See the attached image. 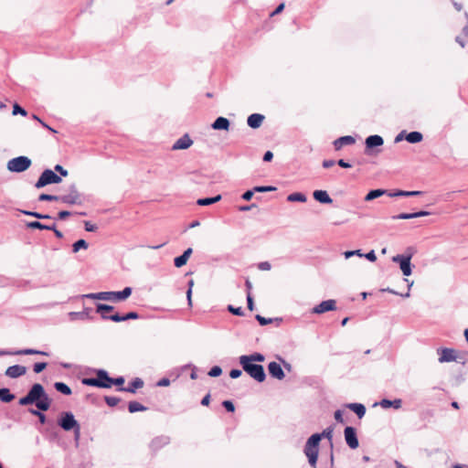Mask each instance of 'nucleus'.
I'll list each match as a JSON object with an SVG mask.
<instances>
[{
  "label": "nucleus",
  "mask_w": 468,
  "mask_h": 468,
  "mask_svg": "<svg viewBox=\"0 0 468 468\" xmlns=\"http://www.w3.org/2000/svg\"><path fill=\"white\" fill-rule=\"evenodd\" d=\"M18 403L21 406L35 404L37 410L32 409L29 410V412L38 417L40 423L44 424L46 422V416L41 411H46L50 408L51 399L41 384H34L27 394L19 399Z\"/></svg>",
  "instance_id": "f257e3e1"
},
{
  "label": "nucleus",
  "mask_w": 468,
  "mask_h": 468,
  "mask_svg": "<svg viewBox=\"0 0 468 468\" xmlns=\"http://www.w3.org/2000/svg\"><path fill=\"white\" fill-rule=\"evenodd\" d=\"M303 452L308 458L310 465L315 468L319 452V435H312L308 438Z\"/></svg>",
  "instance_id": "f03ea898"
},
{
  "label": "nucleus",
  "mask_w": 468,
  "mask_h": 468,
  "mask_svg": "<svg viewBox=\"0 0 468 468\" xmlns=\"http://www.w3.org/2000/svg\"><path fill=\"white\" fill-rule=\"evenodd\" d=\"M243 370L258 382H263L266 378L264 368L261 365L250 363L248 359H239Z\"/></svg>",
  "instance_id": "7ed1b4c3"
},
{
  "label": "nucleus",
  "mask_w": 468,
  "mask_h": 468,
  "mask_svg": "<svg viewBox=\"0 0 468 468\" xmlns=\"http://www.w3.org/2000/svg\"><path fill=\"white\" fill-rule=\"evenodd\" d=\"M31 165V160L27 156H18L10 159L7 162L6 167L10 172L22 173L27 170Z\"/></svg>",
  "instance_id": "20e7f679"
},
{
  "label": "nucleus",
  "mask_w": 468,
  "mask_h": 468,
  "mask_svg": "<svg viewBox=\"0 0 468 468\" xmlns=\"http://www.w3.org/2000/svg\"><path fill=\"white\" fill-rule=\"evenodd\" d=\"M437 352L440 354V357L438 359L440 363L455 361L463 365L466 362L465 358L458 356L457 351L453 348L443 347L438 349Z\"/></svg>",
  "instance_id": "39448f33"
},
{
  "label": "nucleus",
  "mask_w": 468,
  "mask_h": 468,
  "mask_svg": "<svg viewBox=\"0 0 468 468\" xmlns=\"http://www.w3.org/2000/svg\"><path fill=\"white\" fill-rule=\"evenodd\" d=\"M62 181L61 177L58 176L54 171L46 169L42 172L39 178L35 184L37 188H42L47 185L59 184Z\"/></svg>",
  "instance_id": "423d86ee"
},
{
  "label": "nucleus",
  "mask_w": 468,
  "mask_h": 468,
  "mask_svg": "<svg viewBox=\"0 0 468 468\" xmlns=\"http://www.w3.org/2000/svg\"><path fill=\"white\" fill-rule=\"evenodd\" d=\"M58 201L67 205H79L81 204V197L79 193L75 184L69 186V192L65 195L58 196Z\"/></svg>",
  "instance_id": "0eeeda50"
},
{
  "label": "nucleus",
  "mask_w": 468,
  "mask_h": 468,
  "mask_svg": "<svg viewBox=\"0 0 468 468\" xmlns=\"http://www.w3.org/2000/svg\"><path fill=\"white\" fill-rule=\"evenodd\" d=\"M132 294V288L125 287L121 292H101V301L121 302L126 300Z\"/></svg>",
  "instance_id": "6e6552de"
},
{
  "label": "nucleus",
  "mask_w": 468,
  "mask_h": 468,
  "mask_svg": "<svg viewBox=\"0 0 468 468\" xmlns=\"http://www.w3.org/2000/svg\"><path fill=\"white\" fill-rule=\"evenodd\" d=\"M58 424L66 431H72L77 428L80 423L76 420L72 412L66 411L60 414Z\"/></svg>",
  "instance_id": "1a4fd4ad"
},
{
  "label": "nucleus",
  "mask_w": 468,
  "mask_h": 468,
  "mask_svg": "<svg viewBox=\"0 0 468 468\" xmlns=\"http://www.w3.org/2000/svg\"><path fill=\"white\" fill-rule=\"evenodd\" d=\"M412 253L409 254H398L392 258V261L399 264V268L404 276H410L412 272L410 260Z\"/></svg>",
  "instance_id": "9d476101"
},
{
  "label": "nucleus",
  "mask_w": 468,
  "mask_h": 468,
  "mask_svg": "<svg viewBox=\"0 0 468 468\" xmlns=\"http://www.w3.org/2000/svg\"><path fill=\"white\" fill-rule=\"evenodd\" d=\"M344 434L346 442L351 449L355 450L359 446L355 428L350 426L346 427Z\"/></svg>",
  "instance_id": "9b49d317"
},
{
  "label": "nucleus",
  "mask_w": 468,
  "mask_h": 468,
  "mask_svg": "<svg viewBox=\"0 0 468 468\" xmlns=\"http://www.w3.org/2000/svg\"><path fill=\"white\" fill-rule=\"evenodd\" d=\"M335 303V301L332 299L323 301L322 303H320L319 304L313 308L312 313L321 314L328 311H334L336 309Z\"/></svg>",
  "instance_id": "f8f14e48"
},
{
  "label": "nucleus",
  "mask_w": 468,
  "mask_h": 468,
  "mask_svg": "<svg viewBox=\"0 0 468 468\" xmlns=\"http://www.w3.org/2000/svg\"><path fill=\"white\" fill-rule=\"evenodd\" d=\"M193 144L192 139L188 134H184L182 137L177 139L172 146L173 150H186Z\"/></svg>",
  "instance_id": "ddd939ff"
},
{
  "label": "nucleus",
  "mask_w": 468,
  "mask_h": 468,
  "mask_svg": "<svg viewBox=\"0 0 468 468\" xmlns=\"http://www.w3.org/2000/svg\"><path fill=\"white\" fill-rule=\"evenodd\" d=\"M268 370H269V373L270 375L272 377V378H275L279 380H282V378H284V372L281 367V365L277 362H271L269 365H268Z\"/></svg>",
  "instance_id": "4468645a"
},
{
  "label": "nucleus",
  "mask_w": 468,
  "mask_h": 468,
  "mask_svg": "<svg viewBox=\"0 0 468 468\" xmlns=\"http://www.w3.org/2000/svg\"><path fill=\"white\" fill-rule=\"evenodd\" d=\"M26 372V367L20 365H14L7 367V369L5 370V375L11 378H16L25 375Z\"/></svg>",
  "instance_id": "2eb2a0df"
},
{
  "label": "nucleus",
  "mask_w": 468,
  "mask_h": 468,
  "mask_svg": "<svg viewBox=\"0 0 468 468\" xmlns=\"http://www.w3.org/2000/svg\"><path fill=\"white\" fill-rule=\"evenodd\" d=\"M384 140L380 135L374 134L367 137L365 141L366 148L372 149L383 145Z\"/></svg>",
  "instance_id": "dca6fc26"
},
{
  "label": "nucleus",
  "mask_w": 468,
  "mask_h": 468,
  "mask_svg": "<svg viewBox=\"0 0 468 468\" xmlns=\"http://www.w3.org/2000/svg\"><path fill=\"white\" fill-rule=\"evenodd\" d=\"M356 143V140L351 135H345L334 141L333 144L335 150H340L344 145H351Z\"/></svg>",
  "instance_id": "f3484780"
},
{
  "label": "nucleus",
  "mask_w": 468,
  "mask_h": 468,
  "mask_svg": "<svg viewBox=\"0 0 468 468\" xmlns=\"http://www.w3.org/2000/svg\"><path fill=\"white\" fill-rule=\"evenodd\" d=\"M264 121V116L260 113H252L247 119L248 125L252 129L261 127Z\"/></svg>",
  "instance_id": "a211bd4d"
},
{
  "label": "nucleus",
  "mask_w": 468,
  "mask_h": 468,
  "mask_svg": "<svg viewBox=\"0 0 468 468\" xmlns=\"http://www.w3.org/2000/svg\"><path fill=\"white\" fill-rule=\"evenodd\" d=\"M230 126L229 121L225 117H218L211 124L214 130L229 131Z\"/></svg>",
  "instance_id": "6ab92c4d"
},
{
  "label": "nucleus",
  "mask_w": 468,
  "mask_h": 468,
  "mask_svg": "<svg viewBox=\"0 0 468 468\" xmlns=\"http://www.w3.org/2000/svg\"><path fill=\"white\" fill-rule=\"evenodd\" d=\"M314 198L322 204H331L333 199L325 190H315L313 193Z\"/></svg>",
  "instance_id": "aec40b11"
},
{
  "label": "nucleus",
  "mask_w": 468,
  "mask_h": 468,
  "mask_svg": "<svg viewBox=\"0 0 468 468\" xmlns=\"http://www.w3.org/2000/svg\"><path fill=\"white\" fill-rule=\"evenodd\" d=\"M430 214H431V212H429V211H419V212H414V213H400L397 216H394L393 219H411V218H420V217L429 216Z\"/></svg>",
  "instance_id": "412c9836"
},
{
  "label": "nucleus",
  "mask_w": 468,
  "mask_h": 468,
  "mask_svg": "<svg viewBox=\"0 0 468 468\" xmlns=\"http://www.w3.org/2000/svg\"><path fill=\"white\" fill-rule=\"evenodd\" d=\"M143 386L144 381L141 378H136L128 385V387L120 388L119 390L129 393H135L136 389L141 388Z\"/></svg>",
  "instance_id": "4be33fe9"
},
{
  "label": "nucleus",
  "mask_w": 468,
  "mask_h": 468,
  "mask_svg": "<svg viewBox=\"0 0 468 468\" xmlns=\"http://www.w3.org/2000/svg\"><path fill=\"white\" fill-rule=\"evenodd\" d=\"M192 252H193L192 249L188 248L187 250H186L184 251V253L182 255L175 258V260H174L175 266L177 268L184 266L187 262Z\"/></svg>",
  "instance_id": "5701e85b"
},
{
  "label": "nucleus",
  "mask_w": 468,
  "mask_h": 468,
  "mask_svg": "<svg viewBox=\"0 0 468 468\" xmlns=\"http://www.w3.org/2000/svg\"><path fill=\"white\" fill-rule=\"evenodd\" d=\"M21 355H42V356H48V353L36 350L32 348H26V349H20L16 351H11L10 356H21Z\"/></svg>",
  "instance_id": "b1692460"
},
{
  "label": "nucleus",
  "mask_w": 468,
  "mask_h": 468,
  "mask_svg": "<svg viewBox=\"0 0 468 468\" xmlns=\"http://www.w3.org/2000/svg\"><path fill=\"white\" fill-rule=\"evenodd\" d=\"M90 308H84L81 312H70L69 313V317L71 321L80 319L84 320L88 319L90 317Z\"/></svg>",
  "instance_id": "393cba45"
},
{
  "label": "nucleus",
  "mask_w": 468,
  "mask_h": 468,
  "mask_svg": "<svg viewBox=\"0 0 468 468\" xmlns=\"http://www.w3.org/2000/svg\"><path fill=\"white\" fill-rule=\"evenodd\" d=\"M421 194L420 191H404V190H397V191H389L388 196L390 197H415L420 196Z\"/></svg>",
  "instance_id": "a878e982"
},
{
  "label": "nucleus",
  "mask_w": 468,
  "mask_h": 468,
  "mask_svg": "<svg viewBox=\"0 0 468 468\" xmlns=\"http://www.w3.org/2000/svg\"><path fill=\"white\" fill-rule=\"evenodd\" d=\"M346 407L354 411L359 419L363 418L366 414V407L363 404L349 403Z\"/></svg>",
  "instance_id": "bb28decb"
},
{
  "label": "nucleus",
  "mask_w": 468,
  "mask_h": 468,
  "mask_svg": "<svg viewBox=\"0 0 468 468\" xmlns=\"http://www.w3.org/2000/svg\"><path fill=\"white\" fill-rule=\"evenodd\" d=\"M379 405L383 408V409H388V408H394L396 410H399L401 408V405H402V401L401 399H394V400H389V399H382L380 402H379Z\"/></svg>",
  "instance_id": "cd10ccee"
},
{
  "label": "nucleus",
  "mask_w": 468,
  "mask_h": 468,
  "mask_svg": "<svg viewBox=\"0 0 468 468\" xmlns=\"http://www.w3.org/2000/svg\"><path fill=\"white\" fill-rule=\"evenodd\" d=\"M82 384L91 387L109 388V384H105L103 381H100L97 378H83Z\"/></svg>",
  "instance_id": "c85d7f7f"
},
{
  "label": "nucleus",
  "mask_w": 468,
  "mask_h": 468,
  "mask_svg": "<svg viewBox=\"0 0 468 468\" xmlns=\"http://www.w3.org/2000/svg\"><path fill=\"white\" fill-rule=\"evenodd\" d=\"M389 191L388 190H386V189H374V190H371L369 191L366 197H365V201H371L375 198H378V197H380L384 195H388Z\"/></svg>",
  "instance_id": "c756f323"
},
{
  "label": "nucleus",
  "mask_w": 468,
  "mask_h": 468,
  "mask_svg": "<svg viewBox=\"0 0 468 468\" xmlns=\"http://www.w3.org/2000/svg\"><path fill=\"white\" fill-rule=\"evenodd\" d=\"M405 139L410 144H418L422 141L423 135L420 132H410L406 134Z\"/></svg>",
  "instance_id": "7c9ffc66"
},
{
  "label": "nucleus",
  "mask_w": 468,
  "mask_h": 468,
  "mask_svg": "<svg viewBox=\"0 0 468 468\" xmlns=\"http://www.w3.org/2000/svg\"><path fill=\"white\" fill-rule=\"evenodd\" d=\"M239 359H248L250 360V363L263 362L265 360V356L261 353H253L251 355L240 356Z\"/></svg>",
  "instance_id": "2f4dec72"
},
{
  "label": "nucleus",
  "mask_w": 468,
  "mask_h": 468,
  "mask_svg": "<svg viewBox=\"0 0 468 468\" xmlns=\"http://www.w3.org/2000/svg\"><path fill=\"white\" fill-rule=\"evenodd\" d=\"M170 442V438L168 436H160L156 437L152 441V446L155 449L167 445Z\"/></svg>",
  "instance_id": "473e14b6"
},
{
  "label": "nucleus",
  "mask_w": 468,
  "mask_h": 468,
  "mask_svg": "<svg viewBox=\"0 0 468 468\" xmlns=\"http://www.w3.org/2000/svg\"><path fill=\"white\" fill-rule=\"evenodd\" d=\"M219 200H221V196L218 195L213 197L199 198L197 199V204L198 206H209L218 202Z\"/></svg>",
  "instance_id": "72a5a7b5"
},
{
  "label": "nucleus",
  "mask_w": 468,
  "mask_h": 468,
  "mask_svg": "<svg viewBox=\"0 0 468 468\" xmlns=\"http://www.w3.org/2000/svg\"><path fill=\"white\" fill-rule=\"evenodd\" d=\"M15 399V395L6 388H0V399L3 402H10Z\"/></svg>",
  "instance_id": "f704fd0d"
},
{
  "label": "nucleus",
  "mask_w": 468,
  "mask_h": 468,
  "mask_svg": "<svg viewBox=\"0 0 468 468\" xmlns=\"http://www.w3.org/2000/svg\"><path fill=\"white\" fill-rule=\"evenodd\" d=\"M287 200L290 202H305L307 197L304 194L300 192L292 193L287 197Z\"/></svg>",
  "instance_id": "c9c22d12"
},
{
  "label": "nucleus",
  "mask_w": 468,
  "mask_h": 468,
  "mask_svg": "<svg viewBox=\"0 0 468 468\" xmlns=\"http://www.w3.org/2000/svg\"><path fill=\"white\" fill-rule=\"evenodd\" d=\"M333 431H334L333 428L332 427H328L325 430H324L323 432H321V433H314V435H319V442L321 441V440L323 438L328 439L329 441H330L331 447H333V442H332Z\"/></svg>",
  "instance_id": "e433bc0d"
},
{
  "label": "nucleus",
  "mask_w": 468,
  "mask_h": 468,
  "mask_svg": "<svg viewBox=\"0 0 468 468\" xmlns=\"http://www.w3.org/2000/svg\"><path fill=\"white\" fill-rule=\"evenodd\" d=\"M128 410H129V412L134 413V412H138V411H145L147 409H146V407H144V405H142L141 403H139L137 401H131V402H129Z\"/></svg>",
  "instance_id": "4c0bfd02"
},
{
  "label": "nucleus",
  "mask_w": 468,
  "mask_h": 468,
  "mask_svg": "<svg viewBox=\"0 0 468 468\" xmlns=\"http://www.w3.org/2000/svg\"><path fill=\"white\" fill-rule=\"evenodd\" d=\"M54 387L57 391L60 392L64 395H70L72 393L70 388L63 382H56L54 384Z\"/></svg>",
  "instance_id": "58836bf2"
},
{
  "label": "nucleus",
  "mask_w": 468,
  "mask_h": 468,
  "mask_svg": "<svg viewBox=\"0 0 468 468\" xmlns=\"http://www.w3.org/2000/svg\"><path fill=\"white\" fill-rule=\"evenodd\" d=\"M88 243L84 239H79L72 245V250L74 253L78 252L80 249L86 250L88 248Z\"/></svg>",
  "instance_id": "ea45409f"
},
{
  "label": "nucleus",
  "mask_w": 468,
  "mask_h": 468,
  "mask_svg": "<svg viewBox=\"0 0 468 468\" xmlns=\"http://www.w3.org/2000/svg\"><path fill=\"white\" fill-rule=\"evenodd\" d=\"M111 378L108 376V373L103 369H99L97 371V379H100V381H103L104 383H110Z\"/></svg>",
  "instance_id": "a19ab883"
},
{
  "label": "nucleus",
  "mask_w": 468,
  "mask_h": 468,
  "mask_svg": "<svg viewBox=\"0 0 468 468\" xmlns=\"http://www.w3.org/2000/svg\"><path fill=\"white\" fill-rule=\"evenodd\" d=\"M113 310V306L104 304V303H98L96 306V312L102 314H105L104 312H110Z\"/></svg>",
  "instance_id": "79ce46f5"
},
{
  "label": "nucleus",
  "mask_w": 468,
  "mask_h": 468,
  "mask_svg": "<svg viewBox=\"0 0 468 468\" xmlns=\"http://www.w3.org/2000/svg\"><path fill=\"white\" fill-rule=\"evenodd\" d=\"M102 319L111 320V321H113L116 323L124 321L123 315H120L119 314H115L109 315V316L106 314H102Z\"/></svg>",
  "instance_id": "37998d69"
},
{
  "label": "nucleus",
  "mask_w": 468,
  "mask_h": 468,
  "mask_svg": "<svg viewBox=\"0 0 468 468\" xmlns=\"http://www.w3.org/2000/svg\"><path fill=\"white\" fill-rule=\"evenodd\" d=\"M25 215H27V216H31V217H35L37 218H40V219H48V218H50L51 217L49 215H44V214H40L38 212H33V211H22Z\"/></svg>",
  "instance_id": "c03bdc74"
},
{
  "label": "nucleus",
  "mask_w": 468,
  "mask_h": 468,
  "mask_svg": "<svg viewBox=\"0 0 468 468\" xmlns=\"http://www.w3.org/2000/svg\"><path fill=\"white\" fill-rule=\"evenodd\" d=\"M254 190V193L255 192H258V193H264V192H271V191H274L276 190V187L274 186H255L253 188Z\"/></svg>",
  "instance_id": "a18cd8bd"
},
{
  "label": "nucleus",
  "mask_w": 468,
  "mask_h": 468,
  "mask_svg": "<svg viewBox=\"0 0 468 468\" xmlns=\"http://www.w3.org/2000/svg\"><path fill=\"white\" fill-rule=\"evenodd\" d=\"M358 256L359 258L364 257V254L362 253L361 250H347L344 252V256L346 259H349L353 256Z\"/></svg>",
  "instance_id": "49530a36"
},
{
  "label": "nucleus",
  "mask_w": 468,
  "mask_h": 468,
  "mask_svg": "<svg viewBox=\"0 0 468 468\" xmlns=\"http://www.w3.org/2000/svg\"><path fill=\"white\" fill-rule=\"evenodd\" d=\"M40 201H58V196H53L48 194H41L38 197Z\"/></svg>",
  "instance_id": "de8ad7c7"
},
{
  "label": "nucleus",
  "mask_w": 468,
  "mask_h": 468,
  "mask_svg": "<svg viewBox=\"0 0 468 468\" xmlns=\"http://www.w3.org/2000/svg\"><path fill=\"white\" fill-rule=\"evenodd\" d=\"M104 399H105V402L107 403V405L110 406V407L116 406L120 402V400H121L117 397H110V396L105 397Z\"/></svg>",
  "instance_id": "09e8293b"
},
{
  "label": "nucleus",
  "mask_w": 468,
  "mask_h": 468,
  "mask_svg": "<svg viewBox=\"0 0 468 468\" xmlns=\"http://www.w3.org/2000/svg\"><path fill=\"white\" fill-rule=\"evenodd\" d=\"M194 286V281L193 280H190L188 282V290L186 292V298H187V303H188V305L189 306H192V288Z\"/></svg>",
  "instance_id": "8fccbe9b"
},
{
  "label": "nucleus",
  "mask_w": 468,
  "mask_h": 468,
  "mask_svg": "<svg viewBox=\"0 0 468 468\" xmlns=\"http://www.w3.org/2000/svg\"><path fill=\"white\" fill-rule=\"evenodd\" d=\"M222 374V369L220 367L218 366H215L213 367L209 372H208V376L212 377V378H216V377H219L220 375Z\"/></svg>",
  "instance_id": "3c124183"
},
{
  "label": "nucleus",
  "mask_w": 468,
  "mask_h": 468,
  "mask_svg": "<svg viewBox=\"0 0 468 468\" xmlns=\"http://www.w3.org/2000/svg\"><path fill=\"white\" fill-rule=\"evenodd\" d=\"M27 227L30 229H47V225L40 223L39 221H31L27 223Z\"/></svg>",
  "instance_id": "603ef678"
},
{
  "label": "nucleus",
  "mask_w": 468,
  "mask_h": 468,
  "mask_svg": "<svg viewBox=\"0 0 468 468\" xmlns=\"http://www.w3.org/2000/svg\"><path fill=\"white\" fill-rule=\"evenodd\" d=\"M228 310H229L231 314H235V315H239V316L243 315V310H242V308H241V307H234V306H232V305H229V306H228Z\"/></svg>",
  "instance_id": "864d4df0"
},
{
  "label": "nucleus",
  "mask_w": 468,
  "mask_h": 468,
  "mask_svg": "<svg viewBox=\"0 0 468 468\" xmlns=\"http://www.w3.org/2000/svg\"><path fill=\"white\" fill-rule=\"evenodd\" d=\"M13 114L14 115L21 114L23 116H26L27 112L25 109H23L22 107H20L18 104L16 103L13 107Z\"/></svg>",
  "instance_id": "5fc2aeb1"
},
{
  "label": "nucleus",
  "mask_w": 468,
  "mask_h": 468,
  "mask_svg": "<svg viewBox=\"0 0 468 468\" xmlns=\"http://www.w3.org/2000/svg\"><path fill=\"white\" fill-rule=\"evenodd\" d=\"M46 367H47V363H45V362L36 363L34 365V372L38 374V373L42 372Z\"/></svg>",
  "instance_id": "6e6d98bb"
},
{
  "label": "nucleus",
  "mask_w": 468,
  "mask_h": 468,
  "mask_svg": "<svg viewBox=\"0 0 468 468\" xmlns=\"http://www.w3.org/2000/svg\"><path fill=\"white\" fill-rule=\"evenodd\" d=\"M256 319L257 321L260 323L261 325H266V324H269L272 322V319L271 318H265L260 314H257L256 315Z\"/></svg>",
  "instance_id": "4d7b16f0"
},
{
  "label": "nucleus",
  "mask_w": 468,
  "mask_h": 468,
  "mask_svg": "<svg viewBox=\"0 0 468 468\" xmlns=\"http://www.w3.org/2000/svg\"><path fill=\"white\" fill-rule=\"evenodd\" d=\"M101 292H92L88 294H83V298L92 299V300H101Z\"/></svg>",
  "instance_id": "13d9d810"
},
{
  "label": "nucleus",
  "mask_w": 468,
  "mask_h": 468,
  "mask_svg": "<svg viewBox=\"0 0 468 468\" xmlns=\"http://www.w3.org/2000/svg\"><path fill=\"white\" fill-rule=\"evenodd\" d=\"M124 383V378L122 377H119L117 378H111V381L109 384V388L112 387V385H117V386H120V385H122Z\"/></svg>",
  "instance_id": "bf43d9fd"
},
{
  "label": "nucleus",
  "mask_w": 468,
  "mask_h": 468,
  "mask_svg": "<svg viewBox=\"0 0 468 468\" xmlns=\"http://www.w3.org/2000/svg\"><path fill=\"white\" fill-rule=\"evenodd\" d=\"M222 405L229 412H233L235 410L234 404L230 400L223 401Z\"/></svg>",
  "instance_id": "052dcab7"
},
{
  "label": "nucleus",
  "mask_w": 468,
  "mask_h": 468,
  "mask_svg": "<svg viewBox=\"0 0 468 468\" xmlns=\"http://www.w3.org/2000/svg\"><path fill=\"white\" fill-rule=\"evenodd\" d=\"M258 268L261 271H270L271 268V265L269 261H261L259 263Z\"/></svg>",
  "instance_id": "680f3d73"
},
{
  "label": "nucleus",
  "mask_w": 468,
  "mask_h": 468,
  "mask_svg": "<svg viewBox=\"0 0 468 468\" xmlns=\"http://www.w3.org/2000/svg\"><path fill=\"white\" fill-rule=\"evenodd\" d=\"M364 257L372 262L376 261L377 260V256L374 250H370L369 252L364 254Z\"/></svg>",
  "instance_id": "e2e57ef3"
},
{
  "label": "nucleus",
  "mask_w": 468,
  "mask_h": 468,
  "mask_svg": "<svg viewBox=\"0 0 468 468\" xmlns=\"http://www.w3.org/2000/svg\"><path fill=\"white\" fill-rule=\"evenodd\" d=\"M54 169H55V171L58 172L60 174V176H68V171L66 169H64L63 166L60 165H56Z\"/></svg>",
  "instance_id": "0e129e2a"
},
{
  "label": "nucleus",
  "mask_w": 468,
  "mask_h": 468,
  "mask_svg": "<svg viewBox=\"0 0 468 468\" xmlns=\"http://www.w3.org/2000/svg\"><path fill=\"white\" fill-rule=\"evenodd\" d=\"M254 195V190L251 189V190H247L246 192L243 193L242 195V198L246 201H249L252 198Z\"/></svg>",
  "instance_id": "69168bd1"
},
{
  "label": "nucleus",
  "mask_w": 468,
  "mask_h": 468,
  "mask_svg": "<svg viewBox=\"0 0 468 468\" xmlns=\"http://www.w3.org/2000/svg\"><path fill=\"white\" fill-rule=\"evenodd\" d=\"M241 374H242V371L240 369H232L229 372V377L231 378H238L241 376Z\"/></svg>",
  "instance_id": "338daca9"
},
{
  "label": "nucleus",
  "mask_w": 468,
  "mask_h": 468,
  "mask_svg": "<svg viewBox=\"0 0 468 468\" xmlns=\"http://www.w3.org/2000/svg\"><path fill=\"white\" fill-rule=\"evenodd\" d=\"M156 385L158 387H168L170 385V380L166 378H163L156 383Z\"/></svg>",
  "instance_id": "774afa93"
}]
</instances>
